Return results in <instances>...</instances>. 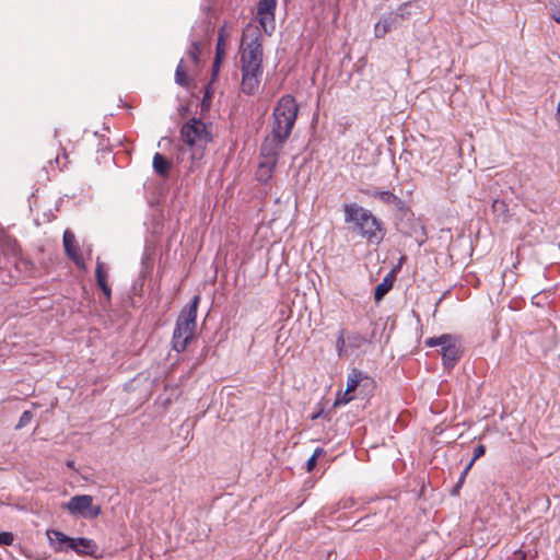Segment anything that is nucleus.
I'll return each instance as SVG.
<instances>
[{
  "label": "nucleus",
  "mask_w": 560,
  "mask_h": 560,
  "mask_svg": "<svg viewBox=\"0 0 560 560\" xmlns=\"http://www.w3.org/2000/svg\"><path fill=\"white\" fill-rule=\"evenodd\" d=\"M316 462H317V459H315V457H312V456H311V457L308 458V460H307V463H306V469H307V471H312V470L315 468V466H316Z\"/></svg>",
  "instance_id": "30"
},
{
  "label": "nucleus",
  "mask_w": 560,
  "mask_h": 560,
  "mask_svg": "<svg viewBox=\"0 0 560 560\" xmlns=\"http://www.w3.org/2000/svg\"><path fill=\"white\" fill-rule=\"evenodd\" d=\"M267 167H261V160L259 161V165H258V172H257V177L259 180L261 182H267L271 175H272V172L275 168H270L269 172L267 173Z\"/></svg>",
  "instance_id": "26"
},
{
  "label": "nucleus",
  "mask_w": 560,
  "mask_h": 560,
  "mask_svg": "<svg viewBox=\"0 0 560 560\" xmlns=\"http://www.w3.org/2000/svg\"><path fill=\"white\" fill-rule=\"evenodd\" d=\"M372 196L374 198H377L378 200H381L384 203L395 205L398 208H401V205H402L401 199L388 190H383V191L376 190L372 194Z\"/></svg>",
  "instance_id": "18"
},
{
  "label": "nucleus",
  "mask_w": 560,
  "mask_h": 560,
  "mask_svg": "<svg viewBox=\"0 0 560 560\" xmlns=\"http://www.w3.org/2000/svg\"><path fill=\"white\" fill-rule=\"evenodd\" d=\"M345 221L353 223V229L369 242L378 243L383 238L381 222L368 209L357 203H347L343 207Z\"/></svg>",
  "instance_id": "2"
},
{
  "label": "nucleus",
  "mask_w": 560,
  "mask_h": 560,
  "mask_svg": "<svg viewBox=\"0 0 560 560\" xmlns=\"http://www.w3.org/2000/svg\"><path fill=\"white\" fill-rule=\"evenodd\" d=\"M348 348H361L368 340L364 336L359 332H351L346 336Z\"/></svg>",
  "instance_id": "21"
},
{
  "label": "nucleus",
  "mask_w": 560,
  "mask_h": 560,
  "mask_svg": "<svg viewBox=\"0 0 560 560\" xmlns=\"http://www.w3.org/2000/svg\"><path fill=\"white\" fill-rule=\"evenodd\" d=\"M557 116H558V119L560 120V102L558 103V106H557Z\"/></svg>",
  "instance_id": "35"
},
{
  "label": "nucleus",
  "mask_w": 560,
  "mask_h": 560,
  "mask_svg": "<svg viewBox=\"0 0 560 560\" xmlns=\"http://www.w3.org/2000/svg\"><path fill=\"white\" fill-rule=\"evenodd\" d=\"M468 470H469V469H467V466H466V467H465V469H464V471H463V472H462V475H460V478H459V480H458V485H457V487H459V486L462 485V482L464 481L465 477H466V476H467V474H468Z\"/></svg>",
  "instance_id": "33"
},
{
  "label": "nucleus",
  "mask_w": 560,
  "mask_h": 560,
  "mask_svg": "<svg viewBox=\"0 0 560 560\" xmlns=\"http://www.w3.org/2000/svg\"><path fill=\"white\" fill-rule=\"evenodd\" d=\"M220 65L221 63H215V60L213 61V66H212V73H213V75H217V73L219 72Z\"/></svg>",
  "instance_id": "34"
},
{
  "label": "nucleus",
  "mask_w": 560,
  "mask_h": 560,
  "mask_svg": "<svg viewBox=\"0 0 560 560\" xmlns=\"http://www.w3.org/2000/svg\"><path fill=\"white\" fill-rule=\"evenodd\" d=\"M180 137L190 150L192 161L202 159L206 145L211 142L212 136L207 125L197 118H191L183 125Z\"/></svg>",
  "instance_id": "4"
},
{
  "label": "nucleus",
  "mask_w": 560,
  "mask_h": 560,
  "mask_svg": "<svg viewBox=\"0 0 560 560\" xmlns=\"http://www.w3.org/2000/svg\"><path fill=\"white\" fill-rule=\"evenodd\" d=\"M299 106L291 95L282 96L273 109L271 133L288 139L295 124Z\"/></svg>",
  "instance_id": "5"
},
{
  "label": "nucleus",
  "mask_w": 560,
  "mask_h": 560,
  "mask_svg": "<svg viewBox=\"0 0 560 560\" xmlns=\"http://www.w3.org/2000/svg\"><path fill=\"white\" fill-rule=\"evenodd\" d=\"M551 16L557 23L560 24V7H556L555 9H552Z\"/></svg>",
  "instance_id": "31"
},
{
  "label": "nucleus",
  "mask_w": 560,
  "mask_h": 560,
  "mask_svg": "<svg viewBox=\"0 0 560 560\" xmlns=\"http://www.w3.org/2000/svg\"><path fill=\"white\" fill-rule=\"evenodd\" d=\"M392 285L393 281L388 277H385L383 281L375 288L374 299L376 301H381L386 295V293L392 289Z\"/></svg>",
  "instance_id": "19"
},
{
  "label": "nucleus",
  "mask_w": 560,
  "mask_h": 560,
  "mask_svg": "<svg viewBox=\"0 0 560 560\" xmlns=\"http://www.w3.org/2000/svg\"><path fill=\"white\" fill-rule=\"evenodd\" d=\"M348 342L346 339V331L343 329H340L338 332V337L336 340V351L339 358H342L346 355L347 352Z\"/></svg>",
  "instance_id": "22"
},
{
  "label": "nucleus",
  "mask_w": 560,
  "mask_h": 560,
  "mask_svg": "<svg viewBox=\"0 0 560 560\" xmlns=\"http://www.w3.org/2000/svg\"><path fill=\"white\" fill-rule=\"evenodd\" d=\"M175 82L178 85L184 86V88H187L189 85V80H188V77L186 73V69H185L183 59L177 65V68L175 71Z\"/></svg>",
  "instance_id": "20"
},
{
  "label": "nucleus",
  "mask_w": 560,
  "mask_h": 560,
  "mask_svg": "<svg viewBox=\"0 0 560 560\" xmlns=\"http://www.w3.org/2000/svg\"><path fill=\"white\" fill-rule=\"evenodd\" d=\"M63 247L67 256L80 268L84 267L83 257L77 243L74 234L67 230L63 233Z\"/></svg>",
  "instance_id": "10"
},
{
  "label": "nucleus",
  "mask_w": 560,
  "mask_h": 560,
  "mask_svg": "<svg viewBox=\"0 0 560 560\" xmlns=\"http://www.w3.org/2000/svg\"><path fill=\"white\" fill-rule=\"evenodd\" d=\"M69 549L74 550L78 553L93 555L97 546L89 538H71Z\"/></svg>",
  "instance_id": "13"
},
{
  "label": "nucleus",
  "mask_w": 560,
  "mask_h": 560,
  "mask_svg": "<svg viewBox=\"0 0 560 560\" xmlns=\"http://www.w3.org/2000/svg\"><path fill=\"white\" fill-rule=\"evenodd\" d=\"M285 138L277 137V135L270 133L266 137L260 148V160L261 167H267V173L270 168H275L277 165L278 154L282 149Z\"/></svg>",
  "instance_id": "8"
},
{
  "label": "nucleus",
  "mask_w": 560,
  "mask_h": 560,
  "mask_svg": "<svg viewBox=\"0 0 560 560\" xmlns=\"http://www.w3.org/2000/svg\"><path fill=\"white\" fill-rule=\"evenodd\" d=\"M47 537H48L50 544H52V545L59 544V546L56 547L57 550H62L63 544H67L68 548L70 547L71 537H68L67 535H65L63 533H61L59 530H56V529L47 530Z\"/></svg>",
  "instance_id": "17"
},
{
  "label": "nucleus",
  "mask_w": 560,
  "mask_h": 560,
  "mask_svg": "<svg viewBox=\"0 0 560 560\" xmlns=\"http://www.w3.org/2000/svg\"><path fill=\"white\" fill-rule=\"evenodd\" d=\"M98 287L102 289L103 293L106 295L107 299L110 298V289L107 284V281L97 283Z\"/></svg>",
  "instance_id": "29"
},
{
  "label": "nucleus",
  "mask_w": 560,
  "mask_h": 560,
  "mask_svg": "<svg viewBox=\"0 0 560 560\" xmlns=\"http://www.w3.org/2000/svg\"><path fill=\"white\" fill-rule=\"evenodd\" d=\"M400 26L398 18L394 13V11L385 14L380 19L378 22L374 25V35L376 38H383L387 33L393 30H396Z\"/></svg>",
  "instance_id": "11"
},
{
  "label": "nucleus",
  "mask_w": 560,
  "mask_h": 560,
  "mask_svg": "<svg viewBox=\"0 0 560 560\" xmlns=\"http://www.w3.org/2000/svg\"><path fill=\"white\" fill-rule=\"evenodd\" d=\"M199 301L200 296L195 295L177 317L172 338V347L177 352H183L194 338Z\"/></svg>",
  "instance_id": "3"
},
{
  "label": "nucleus",
  "mask_w": 560,
  "mask_h": 560,
  "mask_svg": "<svg viewBox=\"0 0 560 560\" xmlns=\"http://www.w3.org/2000/svg\"><path fill=\"white\" fill-rule=\"evenodd\" d=\"M62 508L71 515H80L84 518H95L102 513L100 505H93V497L79 494L72 497Z\"/></svg>",
  "instance_id": "7"
},
{
  "label": "nucleus",
  "mask_w": 560,
  "mask_h": 560,
  "mask_svg": "<svg viewBox=\"0 0 560 560\" xmlns=\"http://www.w3.org/2000/svg\"><path fill=\"white\" fill-rule=\"evenodd\" d=\"M485 452H486V447L485 445L482 444H478L475 448H474V452H472V457L470 459V462L468 463L467 465V469H470L474 465V463L481 456L485 455Z\"/></svg>",
  "instance_id": "25"
},
{
  "label": "nucleus",
  "mask_w": 560,
  "mask_h": 560,
  "mask_svg": "<svg viewBox=\"0 0 560 560\" xmlns=\"http://www.w3.org/2000/svg\"><path fill=\"white\" fill-rule=\"evenodd\" d=\"M319 416H320V412L315 413V415H313V416H312V419H313V420H315V419H317Z\"/></svg>",
  "instance_id": "36"
},
{
  "label": "nucleus",
  "mask_w": 560,
  "mask_h": 560,
  "mask_svg": "<svg viewBox=\"0 0 560 560\" xmlns=\"http://www.w3.org/2000/svg\"><path fill=\"white\" fill-rule=\"evenodd\" d=\"M228 39V34L225 28L222 27L218 34L217 47H215V63H221L225 56V44Z\"/></svg>",
  "instance_id": "16"
},
{
  "label": "nucleus",
  "mask_w": 560,
  "mask_h": 560,
  "mask_svg": "<svg viewBox=\"0 0 560 560\" xmlns=\"http://www.w3.org/2000/svg\"><path fill=\"white\" fill-rule=\"evenodd\" d=\"M14 536L10 532H1L0 533V545L1 546H11L13 544Z\"/></svg>",
  "instance_id": "28"
},
{
  "label": "nucleus",
  "mask_w": 560,
  "mask_h": 560,
  "mask_svg": "<svg viewBox=\"0 0 560 560\" xmlns=\"http://www.w3.org/2000/svg\"><path fill=\"white\" fill-rule=\"evenodd\" d=\"M419 5L415 1H407L401 3L394 13L398 18L399 23L401 24L404 21L409 20L412 14L417 13Z\"/></svg>",
  "instance_id": "14"
},
{
  "label": "nucleus",
  "mask_w": 560,
  "mask_h": 560,
  "mask_svg": "<svg viewBox=\"0 0 560 560\" xmlns=\"http://www.w3.org/2000/svg\"><path fill=\"white\" fill-rule=\"evenodd\" d=\"M201 54V43L199 42H192L191 45H190V48L188 50V56L190 57V59L192 60L194 63H198L199 62V56Z\"/></svg>",
  "instance_id": "23"
},
{
  "label": "nucleus",
  "mask_w": 560,
  "mask_h": 560,
  "mask_svg": "<svg viewBox=\"0 0 560 560\" xmlns=\"http://www.w3.org/2000/svg\"><path fill=\"white\" fill-rule=\"evenodd\" d=\"M33 419V413L28 410L24 411L22 416L20 417L19 423L16 424L15 429H21L30 424V422Z\"/></svg>",
  "instance_id": "27"
},
{
  "label": "nucleus",
  "mask_w": 560,
  "mask_h": 560,
  "mask_svg": "<svg viewBox=\"0 0 560 560\" xmlns=\"http://www.w3.org/2000/svg\"><path fill=\"white\" fill-rule=\"evenodd\" d=\"M363 380L369 381V377L363 376L360 370L353 369L348 375L347 387L343 397L341 399L338 398L336 400V404H348L352 399V397H350L349 394L354 392L359 387L361 381Z\"/></svg>",
  "instance_id": "12"
},
{
  "label": "nucleus",
  "mask_w": 560,
  "mask_h": 560,
  "mask_svg": "<svg viewBox=\"0 0 560 560\" xmlns=\"http://www.w3.org/2000/svg\"><path fill=\"white\" fill-rule=\"evenodd\" d=\"M170 161L161 153H155L153 156V168L160 176L166 177L170 172Z\"/></svg>",
  "instance_id": "15"
},
{
  "label": "nucleus",
  "mask_w": 560,
  "mask_h": 560,
  "mask_svg": "<svg viewBox=\"0 0 560 560\" xmlns=\"http://www.w3.org/2000/svg\"><path fill=\"white\" fill-rule=\"evenodd\" d=\"M324 454H325V451L322 447H317V448H315L312 457H315V459H317L318 457H320Z\"/></svg>",
  "instance_id": "32"
},
{
  "label": "nucleus",
  "mask_w": 560,
  "mask_h": 560,
  "mask_svg": "<svg viewBox=\"0 0 560 560\" xmlns=\"http://www.w3.org/2000/svg\"><path fill=\"white\" fill-rule=\"evenodd\" d=\"M242 91L248 95L254 94L260 83L262 74V45L261 34L257 26L248 24L242 37L240 47Z\"/></svg>",
  "instance_id": "1"
},
{
  "label": "nucleus",
  "mask_w": 560,
  "mask_h": 560,
  "mask_svg": "<svg viewBox=\"0 0 560 560\" xmlns=\"http://www.w3.org/2000/svg\"><path fill=\"white\" fill-rule=\"evenodd\" d=\"M425 345L429 347H441L443 363L447 368H453L460 358L462 351L456 337L452 335H442L427 339Z\"/></svg>",
  "instance_id": "6"
},
{
  "label": "nucleus",
  "mask_w": 560,
  "mask_h": 560,
  "mask_svg": "<svg viewBox=\"0 0 560 560\" xmlns=\"http://www.w3.org/2000/svg\"><path fill=\"white\" fill-rule=\"evenodd\" d=\"M277 0H259L257 16L259 24L267 34L275 30V10Z\"/></svg>",
  "instance_id": "9"
},
{
  "label": "nucleus",
  "mask_w": 560,
  "mask_h": 560,
  "mask_svg": "<svg viewBox=\"0 0 560 560\" xmlns=\"http://www.w3.org/2000/svg\"><path fill=\"white\" fill-rule=\"evenodd\" d=\"M95 278H96L97 283L107 281L106 280L107 273L105 270L104 262L97 261L96 269H95Z\"/></svg>",
  "instance_id": "24"
}]
</instances>
